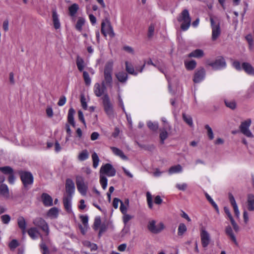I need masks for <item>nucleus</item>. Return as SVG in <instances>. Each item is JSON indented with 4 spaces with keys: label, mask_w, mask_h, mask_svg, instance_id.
Segmentation results:
<instances>
[{
    "label": "nucleus",
    "mask_w": 254,
    "mask_h": 254,
    "mask_svg": "<svg viewBox=\"0 0 254 254\" xmlns=\"http://www.w3.org/2000/svg\"><path fill=\"white\" fill-rule=\"evenodd\" d=\"M80 217L83 224L85 227H86L87 226L88 221V216L87 215H81Z\"/></svg>",
    "instance_id": "nucleus-61"
},
{
    "label": "nucleus",
    "mask_w": 254,
    "mask_h": 254,
    "mask_svg": "<svg viewBox=\"0 0 254 254\" xmlns=\"http://www.w3.org/2000/svg\"><path fill=\"white\" fill-rule=\"evenodd\" d=\"M232 65L237 70L240 71L243 69L242 65H241V64L239 61H234Z\"/></svg>",
    "instance_id": "nucleus-56"
},
{
    "label": "nucleus",
    "mask_w": 254,
    "mask_h": 254,
    "mask_svg": "<svg viewBox=\"0 0 254 254\" xmlns=\"http://www.w3.org/2000/svg\"><path fill=\"white\" fill-rule=\"evenodd\" d=\"M147 126L152 130H156L158 128V124L157 123H152L151 121L147 122Z\"/></svg>",
    "instance_id": "nucleus-49"
},
{
    "label": "nucleus",
    "mask_w": 254,
    "mask_h": 254,
    "mask_svg": "<svg viewBox=\"0 0 254 254\" xmlns=\"http://www.w3.org/2000/svg\"><path fill=\"white\" fill-rule=\"evenodd\" d=\"M178 20L181 23V27L183 30L186 31L190 26L191 18L188 10L184 9L178 17Z\"/></svg>",
    "instance_id": "nucleus-1"
},
{
    "label": "nucleus",
    "mask_w": 254,
    "mask_h": 254,
    "mask_svg": "<svg viewBox=\"0 0 254 254\" xmlns=\"http://www.w3.org/2000/svg\"><path fill=\"white\" fill-rule=\"evenodd\" d=\"M123 50L127 52L128 53L133 54H134V50L133 49L128 46H125L123 47Z\"/></svg>",
    "instance_id": "nucleus-63"
},
{
    "label": "nucleus",
    "mask_w": 254,
    "mask_h": 254,
    "mask_svg": "<svg viewBox=\"0 0 254 254\" xmlns=\"http://www.w3.org/2000/svg\"><path fill=\"white\" fill-rule=\"evenodd\" d=\"M211 27L212 28L211 39L214 41L216 40L221 34V29L219 23H215L212 17H210Z\"/></svg>",
    "instance_id": "nucleus-8"
},
{
    "label": "nucleus",
    "mask_w": 254,
    "mask_h": 254,
    "mask_svg": "<svg viewBox=\"0 0 254 254\" xmlns=\"http://www.w3.org/2000/svg\"><path fill=\"white\" fill-rule=\"evenodd\" d=\"M85 23V19L82 17H79L75 25L76 29L81 32L82 29V26L84 25Z\"/></svg>",
    "instance_id": "nucleus-33"
},
{
    "label": "nucleus",
    "mask_w": 254,
    "mask_h": 254,
    "mask_svg": "<svg viewBox=\"0 0 254 254\" xmlns=\"http://www.w3.org/2000/svg\"><path fill=\"white\" fill-rule=\"evenodd\" d=\"M251 123V119H247L243 122L240 126V129L241 132L247 137L252 138L254 135L249 129Z\"/></svg>",
    "instance_id": "nucleus-7"
},
{
    "label": "nucleus",
    "mask_w": 254,
    "mask_h": 254,
    "mask_svg": "<svg viewBox=\"0 0 254 254\" xmlns=\"http://www.w3.org/2000/svg\"><path fill=\"white\" fill-rule=\"evenodd\" d=\"M132 218V216L127 213L123 214V221L126 225Z\"/></svg>",
    "instance_id": "nucleus-55"
},
{
    "label": "nucleus",
    "mask_w": 254,
    "mask_h": 254,
    "mask_svg": "<svg viewBox=\"0 0 254 254\" xmlns=\"http://www.w3.org/2000/svg\"><path fill=\"white\" fill-rule=\"evenodd\" d=\"M0 192L1 194L5 197H8L9 195V191L7 186L5 184L1 185L0 187Z\"/></svg>",
    "instance_id": "nucleus-42"
},
{
    "label": "nucleus",
    "mask_w": 254,
    "mask_h": 254,
    "mask_svg": "<svg viewBox=\"0 0 254 254\" xmlns=\"http://www.w3.org/2000/svg\"><path fill=\"white\" fill-rule=\"evenodd\" d=\"M52 19L53 24L56 29H59L61 27V23L59 19V16L56 10L52 12Z\"/></svg>",
    "instance_id": "nucleus-26"
},
{
    "label": "nucleus",
    "mask_w": 254,
    "mask_h": 254,
    "mask_svg": "<svg viewBox=\"0 0 254 254\" xmlns=\"http://www.w3.org/2000/svg\"><path fill=\"white\" fill-rule=\"evenodd\" d=\"M205 70L201 68L197 69L194 75L193 81L195 83H199L201 82L205 77Z\"/></svg>",
    "instance_id": "nucleus-16"
},
{
    "label": "nucleus",
    "mask_w": 254,
    "mask_h": 254,
    "mask_svg": "<svg viewBox=\"0 0 254 254\" xmlns=\"http://www.w3.org/2000/svg\"><path fill=\"white\" fill-rule=\"evenodd\" d=\"M89 157V153L88 151L86 149L83 150L80 152H79L78 155V159L79 161H83L86 159H87Z\"/></svg>",
    "instance_id": "nucleus-36"
},
{
    "label": "nucleus",
    "mask_w": 254,
    "mask_h": 254,
    "mask_svg": "<svg viewBox=\"0 0 254 254\" xmlns=\"http://www.w3.org/2000/svg\"><path fill=\"white\" fill-rule=\"evenodd\" d=\"M66 101V99L65 97L62 96L59 100L58 105L59 106H63L65 104Z\"/></svg>",
    "instance_id": "nucleus-64"
},
{
    "label": "nucleus",
    "mask_w": 254,
    "mask_h": 254,
    "mask_svg": "<svg viewBox=\"0 0 254 254\" xmlns=\"http://www.w3.org/2000/svg\"><path fill=\"white\" fill-rule=\"evenodd\" d=\"M125 65L126 70L128 73L134 75H137L138 72H141L142 71L143 69L145 66V63H144L140 68H138L136 67L135 70H134L131 64L129 63L128 62L126 61L125 62Z\"/></svg>",
    "instance_id": "nucleus-13"
},
{
    "label": "nucleus",
    "mask_w": 254,
    "mask_h": 254,
    "mask_svg": "<svg viewBox=\"0 0 254 254\" xmlns=\"http://www.w3.org/2000/svg\"><path fill=\"white\" fill-rule=\"evenodd\" d=\"M146 199L149 208L152 209L153 208L152 196L148 191L146 192Z\"/></svg>",
    "instance_id": "nucleus-46"
},
{
    "label": "nucleus",
    "mask_w": 254,
    "mask_h": 254,
    "mask_svg": "<svg viewBox=\"0 0 254 254\" xmlns=\"http://www.w3.org/2000/svg\"><path fill=\"white\" fill-rule=\"evenodd\" d=\"M104 109L106 114L110 117H114V111L108 95L107 93L102 98Z\"/></svg>",
    "instance_id": "nucleus-2"
},
{
    "label": "nucleus",
    "mask_w": 254,
    "mask_h": 254,
    "mask_svg": "<svg viewBox=\"0 0 254 254\" xmlns=\"http://www.w3.org/2000/svg\"><path fill=\"white\" fill-rule=\"evenodd\" d=\"M2 223L4 224H8L10 221V216L8 214H4L0 217Z\"/></svg>",
    "instance_id": "nucleus-51"
},
{
    "label": "nucleus",
    "mask_w": 254,
    "mask_h": 254,
    "mask_svg": "<svg viewBox=\"0 0 254 254\" xmlns=\"http://www.w3.org/2000/svg\"><path fill=\"white\" fill-rule=\"evenodd\" d=\"M33 223L35 226L39 227L45 232L47 236L49 234V228L48 223L44 219L40 217L36 218L33 220Z\"/></svg>",
    "instance_id": "nucleus-5"
},
{
    "label": "nucleus",
    "mask_w": 254,
    "mask_h": 254,
    "mask_svg": "<svg viewBox=\"0 0 254 254\" xmlns=\"http://www.w3.org/2000/svg\"><path fill=\"white\" fill-rule=\"evenodd\" d=\"M128 206H129L128 199H126L125 201V202L121 201L120 210L123 214H125V213H127Z\"/></svg>",
    "instance_id": "nucleus-34"
},
{
    "label": "nucleus",
    "mask_w": 254,
    "mask_h": 254,
    "mask_svg": "<svg viewBox=\"0 0 254 254\" xmlns=\"http://www.w3.org/2000/svg\"><path fill=\"white\" fill-rule=\"evenodd\" d=\"M204 56V51L202 50L199 49H196L192 51L188 55V57L190 58H194L196 59H200Z\"/></svg>",
    "instance_id": "nucleus-25"
},
{
    "label": "nucleus",
    "mask_w": 254,
    "mask_h": 254,
    "mask_svg": "<svg viewBox=\"0 0 254 254\" xmlns=\"http://www.w3.org/2000/svg\"><path fill=\"white\" fill-rule=\"evenodd\" d=\"M206 197L207 200L210 202L212 205L214 207L217 213H219V208L216 203L214 201L213 199L208 194H206Z\"/></svg>",
    "instance_id": "nucleus-48"
},
{
    "label": "nucleus",
    "mask_w": 254,
    "mask_h": 254,
    "mask_svg": "<svg viewBox=\"0 0 254 254\" xmlns=\"http://www.w3.org/2000/svg\"><path fill=\"white\" fill-rule=\"evenodd\" d=\"M41 199L45 206H51L53 205V198L48 194L43 193L41 195Z\"/></svg>",
    "instance_id": "nucleus-22"
},
{
    "label": "nucleus",
    "mask_w": 254,
    "mask_h": 254,
    "mask_svg": "<svg viewBox=\"0 0 254 254\" xmlns=\"http://www.w3.org/2000/svg\"><path fill=\"white\" fill-rule=\"evenodd\" d=\"M75 112V110L72 108H70L68 112L67 120L69 124H70L73 127H75V122L74 120V115Z\"/></svg>",
    "instance_id": "nucleus-28"
},
{
    "label": "nucleus",
    "mask_w": 254,
    "mask_h": 254,
    "mask_svg": "<svg viewBox=\"0 0 254 254\" xmlns=\"http://www.w3.org/2000/svg\"><path fill=\"white\" fill-rule=\"evenodd\" d=\"M111 149L113 152L117 156H119L121 159L124 160H127V157L124 154L123 152L120 150V149L115 147H112Z\"/></svg>",
    "instance_id": "nucleus-30"
},
{
    "label": "nucleus",
    "mask_w": 254,
    "mask_h": 254,
    "mask_svg": "<svg viewBox=\"0 0 254 254\" xmlns=\"http://www.w3.org/2000/svg\"><path fill=\"white\" fill-rule=\"evenodd\" d=\"M101 32L105 36H107V35H108L110 37H113L115 36L113 27L110 23L108 21H103L102 22Z\"/></svg>",
    "instance_id": "nucleus-10"
},
{
    "label": "nucleus",
    "mask_w": 254,
    "mask_h": 254,
    "mask_svg": "<svg viewBox=\"0 0 254 254\" xmlns=\"http://www.w3.org/2000/svg\"><path fill=\"white\" fill-rule=\"evenodd\" d=\"M21 179L25 187H27L29 185H32L33 182L32 175L29 172L22 173Z\"/></svg>",
    "instance_id": "nucleus-14"
},
{
    "label": "nucleus",
    "mask_w": 254,
    "mask_h": 254,
    "mask_svg": "<svg viewBox=\"0 0 254 254\" xmlns=\"http://www.w3.org/2000/svg\"><path fill=\"white\" fill-rule=\"evenodd\" d=\"M79 6L77 3H73L68 7L69 14L71 17H74L79 9Z\"/></svg>",
    "instance_id": "nucleus-31"
},
{
    "label": "nucleus",
    "mask_w": 254,
    "mask_h": 254,
    "mask_svg": "<svg viewBox=\"0 0 254 254\" xmlns=\"http://www.w3.org/2000/svg\"><path fill=\"white\" fill-rule=\"evenodd\" d=\"M147 64H151L154 66L155 67H156L160 72L163 73L165 75V76L168 81L169 89V90H170L171 86L172 85V81L170 79L168 78L167 75L166 74V67L164 65V64L163 63L160 64L159 63L154 64L153 63L152 61L151 60H149L148 61H147Z\"/></svg>",
    "instance_id": "nucleus-11"
},
{
    "label": "nucleus",
    "mask_w": 254,
    "mask_h": 254,
    "mask_svg": "<svg viewBox=\"0 0 254 254\" xmlns=\"http://www.w3.org/2000/svg\"><path fill=\"white\" fill-rule=\"evenodd\" d=\"M196 65V63L194 60L186 61L185 62V65L188 70L193 69Z\"/></svg>",
    "instance_id": "nucleus-38"
},
{
    "label": "nucleus",
    "mask_w": 254,
    "mask_h": 254,
    "mask_svg": "<svg viewBox=\"0 0 254 254\" xmlns=\"http://www.w3.org/2000/svg\"><path fill=\"white\" fill-rule=\"evenodd\" d=\"M116 170L113 166L109 163H107L102 165L100 168V174L105 176L107 175L108 177H113L116 175Z\"/></svg>",
    "instance_id": "nucleus-6"
},
{
    "label": "nucleus",
    "mask_w": 254,
    "mask_h": 254,
    "mask_svg": "<svg viewBox=\"0 0 254 254\" xmlns=\"http://www.w3.org/2000/svg\"><path fill=\"white\" fill-rule=\"evenodd\" d=\"M225 232L227 236L229 237L232 241L236 245H238L236 237L233 233V231L231 226H228L226 227Z\"/></svg>",
    "instance_id": "nucleus-24"
},
{
    "label": "nucleus",
    "mask_w": 254,
    "mask_h": 254,
    "mask_svg": "<svg viewBox=\"0 0 254 254\" xmlns=\"http://www.w3.org/2000/svg\"><path fill=\"white\" fill-rule=\"evenodd\" d=\"M83 76L85 81V83L86 85H90L91 83V79L89 77V75L87 72L83 71Z\"/></svg>",
    "instance_id": "nucleus-52"
},
{
    "label": "nucleus",
    "mask_w": 254,
    "mask_h": 254,
    "mask_svg": "<svg viewBox=\"0 0 254 254\" xmlns=\"http://www.w3.org/2000/svg\"><path fill=\"white\" fill-rule=\"evenodd\" d=\"M71 196H64L63 198V203L65 209L68 213L72 212L71 208Z\"/></svg>",
    "instance_id": "nucleus-19"
},
{
    "label": "nucleus",
    "mask_w": 254,
    "mask_h": 254,
    "mask_svg": "<svg viewBox=\"0 0 254 254\" xmlns=\"http://www.w3.org/2000/svg\"><path fill=\"white\" fill-rule=\"evenodd\" d=\"M65 190L67 196H72L75 192V185L73 181L70 179H67L65 182Z\"/></svg>",
    "instance_id": "nucleus-15"
},
{
    "label": "nucleus",
    "mask_w": 254,
    "mask_h": 254,
    "mask_svg": "<svg viewBox=\"0 0 254 254\" xmlns=\"http://www.w3.org/2000/svg\"><path fill=\"white\" fill-rule=\"evenodd\" d=\"M187 230V228L185 224L184 223H180L178 227V235L179 236H183Z\"/></svg>",
    "instance_id": "nucleus-44"
},
{
    "label": "nucleus",
    "mask_w": 254,
    "mask_h": 254,
    "mask_svg": "<svg viewBox=\"0 0 254 254\" xmlns=\"http://www.w3.org/2000/svg\"><path fill=\"white\" fill-rule=\"evenodd\" d=\"M116 77L121 82H125L127 79V74L124 71H120L116 74Z\"/></svg>",
    "instance_id": "nucleus-32"
},
{
    "label": "nucleus",
    "mask_w": 254,
    "mask_h": 254,
    "mask_svg": "<svg viewBox=\"0 0 254 254\" xmlns=\"http://www.w3.org/2000/svg\"><path fill=\"white\" fill-rule=\"evenodd\" d=\"M200 236L202 247L206 248L211 241L210 234L204 228H202L200 230Z\"/></svg>",
    "instance_id": "nucleus-9"
},
{
    "label": "nucleus",
    "mask_w": 254,
    "mask_h": 254,
    "mask_svg": "<svg viewBox=\"0 0 254 254\" xmlns=\"http://www.w3.org/2000/svg\"><path fill=\"white\" fill-rule=\"evenodd\" d=\"M27 233L32 239H37L38 236L40 235V233L36 227L30 228L28 230Z\"/></svg>",
    "instance_id": "nucleus-29"
},
{
    "label": "nucleus",
    "mask_w": 254,
    "mask_h": 254,
    "mask_svg": "<svg viewBox=\"0 0 254 254\" xmlns=\"http://www.w3.org/2000/svg\"><path fill=\"white\" fill-rule=\"evenodd\" d=\"M18 246V242L16 240H12L9 244L10 249L14 250Z\"/></svg>",
    "instance_id": "nucleus-58"
},
{
    "label": "nucleus",
    "mask_w": 254,
    "mask_h": 254,
    "mask_svg": "<svg viewBox=\"0 0 254 254\" xmlns=\"http://www.w3.org/2000/svg\"><path fill=\"white\" fill-rule=\"evenodd\" d=\"M183 169L180 165H177L171 167L169 170L170 174L179 173L182 172Z\"/></svg>",
    "instance_id": "nucleus-37"
},
{
    "label": "nucleus",
    "mask_w": 254,
    "mask_h": 254,
    "mask_svg": "<svg viewBox=\"0 0 254 254\" xmlns=\"http://www.w3.org/2000/svg\"><path fill=\"white\" fill-rule=\"evenodd\" d=\"M106 88L105 87V82H102L100 84L99 83H96L93 87L94 93L97 97H101L104 95Z\"/></svg>",
    "instance_id": "nucleus-12"
},
{
    "label": "nucleus",
    "mask_w": 254,
    "mask_h": 254,
    "mask_svg": "<svg viewBox=\"0 0 254 254\" xmlns=\"http://www.w3.org/2000/svg\"><path fill=\"white\" fill-rule=\"evenodd\" d=\"M176 187L179 190L184 191L187 189L188 185L186 183L177 184Z\"/></svg>",
    "instance_id": "nucleus-57"
},
{
    "label": "nucleus",
    "mask_w": 254,
    "mask_h": 254,
    "mask_svg": "<svg viewBox=\"0 0 254 254\" xmlns=\"http://www.w3.org/2000/svg\"><path fill=\"white\" fill-rule=\"evenodd\" d=\"M112 73L104 72V81L105 84L111 85L112 83L113 79L112 76Z\"/></svg>",
    "instance_id": "nucleus-40"
},
{
    "label": "nucleus",
    "mask_w": 254,
    "mask_h": 254,
    "mask_svg": "<svg viewBox=\"0 0 254 254\" xmlns=\"http://www.w3.org/2000/svg\"><path fill=\"white\" fill-rule=\"evenodd\" d=\"M230 221L234 231L236 232H238L240 230V227L236 223L234 219L231 220Z\"/></svg>",
    "instance_id": "nucleus-59"
},
{
    "label": "nucleus",
    "mask_w": 254,
    "mask_h": 254,
    "mask_svg": "<svg viewBox=\"0 0 254 254\" xmlns=\"http://www.w3.org/2000/svg\"><path fill=\"white\" fill-rule=\"evenodd\" d=\"M17 225L18 227L21 229L23 235H24L26 232V222L23 217L20 216L17 218Z\"/></svg>",
    "instance_id": "nucleus-23"
},
{
    "label": "nucleus",
    "mask_w": 254,
    "mask_h": 254,
    "mask_svg": "<svg viewBox=\"0 0 254 254\" xmlns=\"http://www.w3.org/2000/svg\"><path fill=\"white\" fill-rule=\"evenodd\" d=\"M76 64L78 69L80 71H82L85 66V64L83 59L80 57H77L76 60Z\"/></svg>",
    "instance_id": "nucleus-35"
},
{
    "label": "nucleus",
    "mask_w": 254,
    "mask_h": 254,
    "mask_svg": "<svg viewBox=\"0 0 254 254\" xmlns=\"http://www.w3.org/2000/svg\"><path fill=\"white\" fill-rule=\"evenodd\" d=\"M155 26L153 24H151L148 28V37H151L153 36L154 32Z\"/></svg>",
    "instance_id": "nucleus-62"
},
{
    "label": "nucleus",
    "mask_w": 254,
    "mask_h": 254,
    "mask_svg": "<svg viewBox=\"0 0 254 254\" xmlns=\"http://www.w3.org/2000/svg\"><path fill=\"white\" fill-rule=\"evenodd\" d=\"M225 104L227 107H228L232 109H234L236 107V102L233 100V101L225 100Z\"/></svg>",
    "instance_id": "nucleus-53"
},
{
    "label": "nucleus",
    "mask_w": 254,
    "mask_h": 254,
    "mask_svg": "<svg viewBox=\"0 0 254 254\" xmlns=\"http://www.w3.org/2000/svg\"><path fill=\"white\" fill-rule=\"evenodd\" d=\"M92 160L93 162V167L94 168H97L99 165V158L96 152H93L91 156Z\"/></svg>",
    "instance_id": "nucleus-39"
},
{
    "label": "nucleus",
    "mask_w": 254,
    "mask_h": 254,
    "mask_svg": "<svg viewBox=\"0 0 254 254\" xmlns=\"http://www.w3.org/2000/svg\"><path fill=\"white\" fill-rule=\"evenodd\" d=\"M247 209L250 211H254V194L249 193L247 198Z\"/></svg>",
    "instance_id": "nucleus-21"
},
{
    "label": "nucleus",
    "mask_w": 254,
    "mask_h": 254,
    "mask_svg": "<svg viewBox=\"0 0 254 254\" xmlns=\"http://www.w3.org/2000/svg\"><path fill=\"white\" fill-rule=\"evenodd\" d=\"M243 69L248 74L251 75H254V68L252 65L247 62L242 64Z\"/></svg>",
    "instance_id": "nucleus-27"
},
{
    "label": "nucleus",
    "mask_w": 254,
    "mask_h": 254,
    "mask_svg": "<svg viewBox=\"0 0 254 254\" xmlns=\"http://www.w3.org/2000/svg\"><path fill=\"white\" fill-rule=\"evenodd\" d=\"M224 211L225 214L227 215L228 218L230 219V220L234 219L233 218V216L231 213V212L228 207L225 206L224 207Z\"/></svg>",
    "instance_id": "nucleus-60"
},
{
    "label": "nucleus",
    "mask_w": 254,
    "mask_h": 254,
    "mask_svg": "<svg viewBox=\"0 0 254 254\" xmlns=\"http://www.w3.org/2000/svg\"><path fill=\"white\" fill-rule=\"evenodd\" d=\"M229 199L230 202L233 208L234 212L236 217L237 218H239L240 216V212L235 198L231 193L229 194Z\"/></svg>",
    "instance_id": "nucleus-18"
},
{
    "label": "nucleus",
    "mask_w": 254,
    "mask_h": 254,
    "mask_svg": "<svg viewBox=\"0 0 254 254\" xmlns=\"http://www.w3.org/2000/svg\"><path fill=\"white\" fill-rule=\"evenodd\" d=\"M60 210L57 207H54L50 209L46 214L48 218L51 219H57L59 214Z\"/></svg>",
    "instance_id": "nucleus-20"
},
{
    "label": "nucleus",
    "mask_w": 254,
    "mask_h": 254,
    "mask_svg": "<svg viewBox=\"0 0 254 254\" xmlns=\"http://www.w3.org/2000/svg\"><path fill=\"white\" fill-rule=\"evenodd\" d=\"M183 119L184 121L190 126L192 127L193 126V122L192 118L190 116H188L185 114H183Z\"/></svg>",
    "instance_id": "nucleus-50"
},
{
    "label": "nucleus",
    "mask_w": 254,
    "mask_h": 254,
    "mask_svg": "<svg viewBox=\"0 0 254 254\" xmlns=\"http://www.w3.org/2000/svg\"><path fill=\"white\" fill-rule=\"evenodd\" d=\"M166 128L161 130L160 138L162 144L164 143V140L168 137V132Z\"/></svg>",
    "instance_id": "nucleus-45"
},
{
    "label": "nucleus",
    "mask_w": 254,
    "mask_h": 254,
    "mask_svg": "<svg viewBox=\"0 0 254 254\" xmlns=\"http://www.w3.org/2000/svg\"><path fill=\"white\" fill-rule=\"evenodd\" d=\"M210 65L214 69H221L225 68L226 66V62L223 58L217 59L214 63L211 64Z\"/></svg>",
    "instance_id": "nucleus-17"
},
{
    "label": "nucleus",
    "mask_w": 254,
    "mask_h": 254,
    "mask_svg": "<svg viewBox=\"0 0 254 254\" xmlns=\"http://www.w3.org/2000/svg\"><path fill=\"white\" fill-rule=\"evenodd\" d=\"M100 183L103 189L106 190L108 184V179L105 176L100 175Z\"/></svg>",
    "instance_id": "nucleus-43"
},
{
    "label": "nucleus",
    "mask_w": 254,
    "mask_h": 254,
    "mask_svg": "<svg viewBox=\"0 0 254 254\" xmlns=\"http://www.w3.org/2000/svg\"><path fill=\"white\" fill-rule=\"evenodd\" d=\"M114 62L113 61H109L106 64L104 72L112 73Z\"/></svg>",
    "instance_id": "nucleus-41"
},
{
    "label": "nucleus",
    "mask_w": 254,
    "mask_h": 254,
    "mask_svg": "<svg viewBox=\"0 0 254 254\" xmlns=\"http://www.w3.org/2000/svg\"><path fill=\"white\" fill-rule=\"evenodd\" d=\"M0 171H1L2 173L8 175L13 172L12 168L8 166L0 167Z\"/></svg>",
    "instance_id": "nucleus-47"
},
{
    "label": "nucleus",
    "mask_w": 254,
    "mask_h": 254,
    "mask_svg": "<svg viewBox=\"0 0 254 254\" xmlns=\"http://www.w3.org/2000/svg\"><path fill=\"white\" fill-rule=\"evenodd\" d=\"M147 228L151 233L158 234L164 229L165 226L162 222L156 223L155 220H151L148 222Z\"/></svg>",
    "instance_id": "nucleus-4"
},
{
    "label": "nucleus",
    "mask_w": 254,
    "mask_h": 254,
    "mask_svg": "<svg viewBox=\"0 0 254 254\" xmlns=\"http://www.w3.org/2000/svg\"><path fill=\"white\" fill-rule=\"evenodd\" d=\"M76 185L79 192L83 196L86 195L88 190V185L84 182V178L81 176L76 177Z\"/></svg>",
    "instance_id": "nucleus-3"
},
{
    "label": "nucleus",
    "mask_w": 254,
    "mask_h": 254,
    "mask_svg": "<svg viewBox=\"0 0 254 254\" xmlns=\"http://www.w3.org/2000/svg\"><path fill=\"white\" fill-rule=\"evenodd\" d=\"M205 128L207 129V135L208 136L209 138L211 140L213 139L214 138V135L211 128L208 125H206L205 126Z\"/></svg>",
    "instance_id": "nucleus-54"
}]
</instances>
